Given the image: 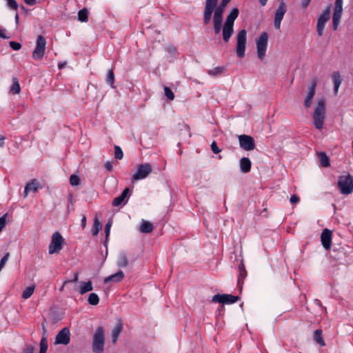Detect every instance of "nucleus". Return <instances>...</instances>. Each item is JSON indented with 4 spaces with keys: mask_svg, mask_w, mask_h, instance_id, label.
Returning a JSON list of instances; mask_svg holds the SVG:
<instances>
[{
    "mask_svg": "<svg viewBox=\"0 0 353 353\" xmlns=\"http://www.w3.org/2000/svg\"><path fill=\"white\" fill-rule=\"evenodd\" d=\"M212 21L214 32L216 34H219L223 26V17L213 14Z\"/></svg>",
    "mask_w": 353,
    "mask_h": 353,
    "instance_id": "nucleus-19",
    "label": "nucleus"
},
{
    "mask_svg": "<svg viewBox=\"0 0 353 353\" xmlns=\"http://www.w3.org/2000/svg\"><path fill=\"white\" fill-rule=\"evenodd\" d=\"M80 181L81 180H80L79 176L76 174H72L70 176V184L72 186H77V185H79Z\"/></svg>",
    "mask_w": 353,
    "mask_h": 353,
    "instance_id": "nucleus-40",
    "label": "nucleus"
},
{
    "mask_svg": "<svg viewBox=\"0 0 353 353\" xmlns=\"http://www.w3.org/2000/svg\"><path fill=\"white\" fill-rule=\"evenodd\" d=\"M5 137L0 134V148L4 145Z\"/></svg>",
    "mask_w": 353,
    "mask_h": 353,
    "instance_id": "nucleus-60",
    "label": "nucleus"
},
{
    "mask_svg": "<svg viewBox=\"0 0 353 353\" xmlns=\"http://www.w3.org/2000/svg\"><path fill=\"white\" fill-rule=\"evenodd\" d=\"M338 187L341 194L347 195L353 192V176L350 174L340 176Z\"/></svg>",
    "mask_w": 353,
    "mask_h": 353,
    "instance_id": "nucleus-5",
    "label": "nucleus"
},
{
    "mask_svg": "<svg viewBox=\"0 0 353 353\" xmlns=\"http://www.w3.org/2000/svg\"><path fill=\"white\" fill-rule=\"evenodd\" d=\"M152 171V165L150 163H143L137 165V172L132 175L134 181L146 178Z\"/></svg>",
    "mask_w": 353,
    "mask_h": 353,
    "instance_id": "nucleus-10",
    "label": "nucleus"
},
{
    "mask_svg": "<svg viewBox=\"0 0 353 353\" xmlns=\"http://www.w3.org/2000/svg\"><path fill=\"white\" fill-rule=\"evenodd\" d=\"M14 20H15L16 24L18 25L19 23V14L18 13H16V14L14 16Z\"/></svg>",
    "mask_w": 353,
    "mask_h": 353,
    "instance_id": "nucleus-63",
    "label": "nucleus"
},
{
    "mask_svg": "<svg viewBox=\"0 0 353 353\" xmlns=\"http://www.w3.org/2000/svg\"><path fill=\"white\" fill-rule=\"evenodd\" d=\"M123 153L121 148L118 145H115L114 146V158L117 159L121 160L123 158Z\"/></svg>",
    "mask_w": 353,
    "mask_h": 353,
    "instance_id": "nucleus-42",
    "label": "nucleus"
},
{
    "mask_svg": "<svg viewBox=\"0 0 353 353\" xmlns=\"http://www.w3.org/2000/svg\"><path fill=\"white\" fill-rule=\"evenodd\" d=\"M34 285H30V286H28L27 287L23 292L22 293V298L24 299H27L28 298H30L32 294H33L34 291Z\"/></svg>",
    "mask_w": 353,
    "mask_h": 353,
    "instance_id": "nucleus-31",
    "label": "nucleus"
},
{
    "mask_svg": "<svg viewBox=\"0 0 353 353\" xmlns=\"http://www.w3.org/2000/svg\"><path fill=\"white\" fill-rule=\"evenodd\" d=\"M123 278H124V274H123V271L119 270L117 273L105 278L104 283H107L110 281L120 282L123 279Z\"/></svg>",
    "mask_w": 353,
    "mask_h": 353,
    "instance_id": "nucleus-22",
    "label": "nucleus"
},
{
    "mask_svg": "<svg viewBox=\"0 0 353 353\" xmlns=\"http://www.w3.org/2000/svg\"><path fill=\"white\" fill-rule=\"evenodd\" d=\"M260 3L262 6H264L266 5L268 0H259Z\"/></svg>",
    "mask_w": 353,
    "mask_h": 353,
    "instance_id": "nucleus-64",
    "label": "nucleus"
},
{
    "mask_svg": "<svg viewBox=\"0 0 353 353\" xmlns=\"http://www.w3.org/2000/svg\"><path fill=\"white\" fill-rule=\"evenodd\" d=\"M6 29L0 28V37L1 39H10V35H6Z\"/></svg>",
    "mask_w": 353,
    "mask_h": 353,
    "instance_id": "nucleus-52",
    "label": "nucleus"
},
{
    "mask_svg": "<svg viewBox=\"0 0 353 353\" xmlns=\"http://www.w3.org/2000/svg\"><path fill=\"white\" fill-rule=\"evenodd\" d=\"M290 202L293 204L297 203L299 201V198L296 194H293L290 199Z\"/></svg>",
    "mask_w": 353,
    "mask_h": 353,
    "instance_id": "nucleus-53",
    "label": "nucleus"
},
{
    "mask_svg": "<svg viewBox=\"0 0 353 353\" xmlns=\"http://www.w3.org/2000/svg\"><path fill=\"white\" fill-rule=\"evenodd\" d=\"M341 14H333V17H332V26H333V30H336L337 28H338V26H339V24L340 23V19H341Z\"/></svg>",
    "mask_w": 353,
    "mask_h": 353,
    "instance_id": "nucleus-37",
    "label": "nucleus"
},
{
    "mask_svg": "<svg viewBox=\"0 0 353 353\" xmlns=\"http://www.w3.org/2000/svg\"><path fill=\"white\" fill-rule=\"evenodd\" d=\"M313 339L321 347L325 345V343L323 338V333L321 330L318 329L314 332Z\"/></svg>",
    "mask_w": 353,
    "mask_h": 353,
    "instance_id": "nucleus-28",
    "label": "nucleus"
},
{
    "mask_svg": "<svg viewBox=\"0 0 353 353\" xmlns=\"http://www.w3.org/2000/svg\"><path fill=\"white\" fill-rule=\"evenodd\" d=\"M332 232L328 229H324L321 235V241L323 247L328 250L331 248Z\"/></svg>",
    "mask_w": 353,
    "mask_h": 353,
    "instance_id": "nucleus-16",
    "label": "nucleus"
},
{
    "mask_svg": "<svg viewBox=\"0 0 353 353\" xmlns=\"http://www.w3.org/2000/svg\"><path fill=\"white\" fill-rule=\"evenodd\" d=\"M281 21L282 20H281V19H274V28L276 29H277V30L280 29Z\"/></svg>",
    "mask_w": 353,
    "mask_h": 353,
    "instance_id": "nucleus-56",
    "label": "nucleus"
},
{
    "mask_svg": "<svg viewBox=\"0 0 353 353\" xmlns=\"http://www.w3.org/2000/svg\"><path fill=\"white\" fill-rule=\"evenodd\" d=\"M317 156L320 162V164L323 168H327L330 166V161L328 156L324 152H319L317 153Z\"/></svg>",
    "mask_w": 353,
    "mask_h": 353,
    "instance_id": "nucleus-23",
    "label": "nucleus"
},
{
    "mask_svg": "<svg viewBox=\"0 0 353 353\" xmlns=\"http://www.w3.org/2000/svg\"><path fill=\"white\" fill-rule=\"evenodd\" d=\"M78 19L81 22H87L88 20V11L86 8L80 10L78 12Z\"/></svg>",
    "mask_w": 353,
    "mask_h": 353,
    "instance_id": "nucleus-30",
    "label": "nucleus"
},
{
    "mask_svg": "<svg viewBox=\"0 0 353 353\" xmlns=\"http://www.w3.org/2000/svg\"><path fill=\"white\" fill-rule=\"evenodd\" d=\"M64 239L59 232H55L52 235V240L48 247L50 254L59 253L63 248Z\"/></svg>",
    "mask_w": 353,
    "mask_h": 353,
    "instance_id": "nucleus-6",
    "label": "nucleus"
},
{
    "mask_svg": "<svg viewBox=\"0 0 353 353\" xmlns=\"http://www.w3.org/2000/svg\"><path fill=\"white\" fill-rule=\"evenodd\" d=\"M238 138L239 145L243 150L250 151L255 148V141L252 137L247 134H241L239 135Z\"/></svg>",
    "mask_w": 353,
    "mask_h": 353,
    "instance_id": "nucleus-13",
    "label": "nucleus"
},
{
    "mask_svg": "<svg viewBox=\"0 0 353 353\" xmlns=\"http://www.w3.org/2000/svg\"><path fill=\"white\" fill-rule=\"evenodd\" d=\"M286 12V6L283 1H281L279 8H277L274 19L282 20L285 13Z\"/></svg>",
    "mask_w": 353,
    "mask_h": 353,
    "instance_id": "nucleus-26",
    "label": "nucleus"
},
{
    "mask_svg": "<svg viewBox=\"0 0 353 353\" xmlns=\"http://www.w3.org/2000/svg\"><path fill=\"white\" fill-rule=\"evenodd\" d=\"M39 183L37 179H33L30 183H28L24 189V196L26 197L30 191L36 192L39 187Z\"/></svg>",
    "mask_w": 353,
    "mask_h": 353,
    "instance_id": "nucleus-21",
    "label": "nucleus"
},
{
    "mask_svg": "<svg viewBox=\"0 0 353 353\" xmlns=\"http://www.w3.org/2000/svg\"><path fill=\"white\" fill-rule=\"evenodd\" d=\"M239 296L227 294H217L212 296V301L222 304H232L239 300Z\"/></svg>",
    "mask_w": 353,
    "mask_h": 353,
    "instance_id": "nucleus-12",
    "label": "nucleus"
},
{
    "mask_svg": "<svg viewBox=\"0 0 353 353\" xmlns=\"http://www.w3.org/2000/svg\"><path fill=\"white\" fill-rule=\"evenodd\" d=\"M78 279H79V274H78V272H75L74 274L73 279H71V280H69V281H64L63 285H66L68 283H74V282H77L78 281Z\"/></svg>",
    "mask_w": 353,
    "mask_h": 353,
    "instance_id": "nucleus-50",
    "label": "nucleus"
},
{
    "mask_svg": "<svg viewBox=\"0 0 353 353\" xmlns=\"http://www.w3.org/2000/svg\"><path fill=\"white\" fill-rule=\"evenodd\" d=\"M8 6L14 10H17L19 6L15 0H7Z\"/></svg>",
    "mask_w": 353,
    "mask_h": 353,
    "instance_id": "nucleus-45",
    "label": "nucleus"
},
{
    "mask_svg": "<svg viewBox=\"0 0 353 353\" xmlns=\"http://www.w3.org/2000/svg\"><path fill=\"white\" fill-rule=\"evenodd\" d=\"M70 333L68 327H63L57 334L55 339L56 344L68 345L70 343Z\"/></svg>",
    "mask_w": 353,
    "mask_h": 353,
    "instance_id": "nucleus-14",
    "label": "nucleus"
},
{
    "mask_svg": "<svg viewBox=\"0 0 353 353\" xmlns=\"http://www.w3.org/2000/svg\"><path fill=\"white\" fill-rule=\"evenodd\" d=\"M225 70L224 67H216L212 70H209L208 73L212 76L220 75Z\"/></svg>",
    "mask_w": 353,
    "mask_h": 353,
    "instance_id": "nucleus-36",
    "label": "nucleus"
},
{
    "mask_svg": "<svg viewBox=\"0 0 353 353\" xmlns=\"http://www.w3.org/2000/svg\"><path fill=\"white\" fill-rule=\"evenodd\" d=\"M325 117V100L323 98L317 100L314 112L312 115L313 122L317 130H322Z\"/></svg>",
    "mask_w": 353,
    "mask_h": 353,
    "instance_id": "nucleus-3",
    "label": "nucleus"
},
{
    "mask_svg": "<svg viewBox=\"0 0 353 353\" xmlns=\"http://www.w3.org/2000/svg\"><path fill=\"white\" fill-rule=\"evenodd\" d=\"M332 252H333L332 256L336 260L341 259V256H343L344 255V253L342 251H339L335 248L333 249Z\"/></svg>",
    "mask_w": 353,
    "mask_h": 353,
    "instance_id": "nucleus-46",
    "label": "nucleus"
},
{
    "mask_svg": "<svg viewBox=\"0 0 353 353\" xmlns=\"http://www.w3.org/2000/svg\"><path fill=\"white\" fill-rule=\"evenodd\" d=\"M111 225H112V223L110 221H108L105 224V242L108 239V236L110 235Z\"/></svg>",
    "mask_w": 353,
    "mask_h": 353,
    "instance_id": "nucleus-47",
    "label": "nucleus"
},
{
    "mask_svg": "<svg viewBox=\"0 0 353 353\" xmlns=\"http://www.w3.org/2000/svg\"><path fill=\"white\" fill-rule=\"evenodd\" d=\"M24 1L26 2V4H28L29 6H34L37 3L36 0H24Z\"/></svg>",
    "mask_w": 353,
    "mask_h": 353,
    "instance_id": "nucleus-58",
    "label": "nucleus"
},
{
    "mask_svg": "<svg viewBox=\"0 0 353 353\" xmlns=\"http://www.w3.org/2000/svg\"><path fill=\"white\" fill-rule=\"evenodd\" d=\"M129 192H130V189L129 188H126L124 189V190L122 192L121 194L117 197H116L113 201H112V205L114 206H119L121 204H122L123 202L124 203H126V199L128 197V195L129 194Z\"/></svg>",
    "mask_w": 353,
    "mask_h": 353,
    "instance_id": "nucleus-18",
    "label": "nucleus"
},
{
    "mask_svg": "<svg viewBox=\"0 0 353 353\" xmlns=\"http://www.w3.org/2000/svg\"><path fill=\"white\" fill-rule=\"evenodd\" d=\"M123 330V323L121 320H118L114 327L112 330V342L114 344L117 343L120 334Z\"/></svg>",
    "mask_w": 353,
    "mask_h": 353,
    "instance_id": "nucleus-17",
    "label": "nucleus"
},
{
    "mask_svg": "<svg viewBox=\"0 0 353 353\" xmlns=\"http://www.w3.org/2000/svg\"><path fill=\"white\" fill-rule=\"evenodd\" d=\"M342 5H343V0H336L335 1V6H342Z\"/></svg>",
    "mask_w": 353,
    "mask_h": 353,
    "instance_id": "nucleus-61",
    "label": "nucleus"
},
{
    "mask_svg": "<svg viewBox=\"0 0 353 353\" xmlns=\"http://www.w3.org/2000/svg\"><path fill=\"white\" fill-rule=\"evenodd\" d=\"M164 94L170 101L174 99V94L169 87H164Z\"/></svg>",
    "mask_w": 353,
    "mask_h": 353,
    "instance_id": "nucleus-41",
    "label": "nucleus"
},
{
    "mask_svg": "<svg viewBox=\"0 0 353 353\" xmlns=\"http://www.w3.org/2000/svg\"><path fill=\"white\" fill-rule=\"evenodd\" d=\"M268 41V34L266 32H262L256 40L257 56L261 60H263L265 56Z\"/></svg>",
    "mask_w": 353,
    "mask_h": 353,
    "instance_id": "nucleus-8",
    "label": "nucleus"
},
{
    "mask_svg": "<svg viewBox=\"0 0 353 353\" xmlns=\"http://www.w3.org/2000/svg\"><path fill=\"white\" fill-rule=\"evenodd\" d=\"M104 168L107 171L110 172H112V170H113L112 163L110 161H106L104 163Z\"/></svg>",
    "mask_w": 353,
    "mask_h": 353,
    "instance_id": "nucleus-51",
    "label": "nucleus"
},
{
    "mask_svg": "<svg viewBox=\"0 0 353 353\" xmlns=\"http://www.w3.org/2000/svg\"><path fill=\"white\" fill-rule=\"evenodd\" d=\"M65 65H66V62L65 61L63 62V63H59L58 64V67H59V69H63L65 66Z\"/></svg>",
    "mask_w": 353,
    "mask_h": 353,
    "instance_id": "nucleus-62",
    "label": "nucleus"
},
{
    "mask_svg": "<svg viewBox=\"0 0 353 353\" xmlns=\"http://www.w3.org/2000/svg\"><path fill=\"white\" fill-rule=\"evenodd\" d=\"M106 82L110 85L112 88H114V74L113 70L111 69L108 72V77L106 79Z\"/></svg>",
    "mask_w": 353,
    "mask_h": 353,
    "instance_id": "nucleus-35",
    "label": "nucleus"
},
{
    "mask_svg": "<svg viewBox=\"0 0 353 353\" xmlns=\"http://www.w3.org/2000/svg\"><path fill=\"white\" fill-rule=\"evenodd\" d=\"M247 41V31L241 30L236 37V52L238 57L243 58L245 57V47Z\"/></svg>",
    "mask_w": 353,
    "mask_h": 353,
    "instance_id": "nucleus-7",
    "label": "nucleus"
},
{
    "mask_svg": "<svg viewBox=\"0 0 353 353\" xmlns=\"http://www.w3.org/2000/svg\"><path fill=\"white\" fill-rule=\"evenodd\" d=\"M228 1L221 0V3L217 6L218 0H206L203 12V23H210L212 13L214 15L223 17L224 10L228 4Z\"/></svg>",
    "mask_w": 353,
    "mask_h": 353,
    "instance_id": "nucleus-1",
    "label": "nucleus"
},
{
    "mask_svg": "<svg viewBox=\"0 0 353 353\" xmlns=\"http://www.w3.org/2000/svg\"><path fill=\"white\" fill-rule=\"evenodd\" d=\"M239 272V276L242 279H244L247 275V272L245 268V265L243 264V260H241L240 263L238 266Z\"/></svg>",
    "mask_w": 353,
    "mask_h": 353,
    "instance_id": "nucleus-38",
    "label": "nucleus"
},
{
    "mask_svg": "<svg viewBox=\"0 0 353 353\" xmlns=\"http://www.w3.org/2000/svg\"><path fill=\"white\" fill-rule=\"evenodd\" d=\"M81 288L79 290V293L81 294H83L88 292L92 291L93 290L92 283L91 281H88L87 282L81 281Z\"/></svg>",
    "mask_w": 353,
    "mask_h": 353,
    "instance_id": "nucleus-27",
    "label": "nucleus"
},
{
    "mask_svg": "<svg viewBox=\"0 0 353 353\" xmlns=\"http://www.w3.org/2000/svg\"><path fill=\"white\" fill-rule=\"evenodd\" d=\"M332 77L334 83V94H336L342 81L341 76L339 72H334Z\"/></svg>",
    "mask_w": 353,
    "mask_h": 353,
    "instance_id": "nucleus-24",
    "label": "nucleus"
},
{
    "mask_svg": "<svg viewBox=\"0 0 353 353\" xmlns=\"http://www.w3.org/2000/svg\"><path fill=\"white\" fill-rule=\"evenodd\" d=\"M10 92L12 94H17L21 92V87L19 83V80L17 77L12 78V84L10 86Z\"/></svg>",
    "mask_w": 353,
    "mask_h": 353,
    "instance_id": "nucleus-29",
    "label": "nucleus"
},
{
    "mask_svg": "<svg viewBox=\"0 0 353 353\" xmlns=\"http://www.w3.org/2000/svg\"><path fill=\"white\" fill-rule=\"evenodd\" d=\"M240 170L243 173H248L251 170L252 163L249 158L243 157L239 161Z\"/></svg>",
    "mask_w": 353,
    "mask_h": 353,
    "instance_id": "nucleus-20",
    "label": "nucleus"
},
{
    "mask_svg": "<svg viewBox=\"0 0 353 353\" xmlns=\"http://www.w3.org/2000/svg\"><path fill=\"white\" fill-rule=\"evenodd\" d=\"M316 85H317V81H316V79H314L312 81L311 85L308 88L307 94L304 100V106L306 108H308L312 105V100H313L314 96L315 94V90H316Z\"/></svg>",
    "mask_w": 353,
    "mask_h": 353,
    "instance_id": "nucleus-15",
    "label": "nucleus"
},
{
    "mask_svg": "<svg viewBox=\"0 0 353 353\" xmlns=\"http://www.w3.org/2000/svg\"><path fill=\"white\" fill-rule=\"evenodd\" d=\"M211 150L214 154H219L221 151V150L218 147L215 141H212L211 144Z\"/></svg>",
    "mask_w": 353,
    "mask_h": 353,
    "instance_id": "nucleus-48",
    "label": "nucleus"
},
{
    "mask_svg": "<svg viewBox=\"0 0 353 353\" xmlns=\"http://www.w3.org/2000/svg\"><path fill=\"white\" fill-rule=\"evenodd\" d=\"M105 345V330L101 326L97 327L92 339V350L94 353H103Z\"/></svg>",
    "mask_w": 353,
    "mask_h": 353,
    "instance_id": "nucleus-4",
    "label": "nucleus"
},
{
    "mask_svg": "<svg viewBox=\"0 0 353 353\" xmlns=\"http://www.w3.org/2000/svg\"><path fill=\"white\" fill-rule=\"evenodd\" d=\"M9 256H10V254L8 252H7L6 254H5V255L1 259V261H0V269L1 270L4 267L6 261L8 259Z\"/></svg>",
    "mask_w": 353,
    "mask_h": 353,
    "instance_id": "nucleus-49",
    "label": "nucleus"
},
{
    "mask_svg": "<svg viewBox=\"0 0 353 353\" xmlns=\"http://www.w3.org/2000/svg\"><path fill=\"white\" fill-rule=\"evenodd\" d=\"M46 41L42 35H39L36 41V48L32 52V57L34 60L41 59L45 54Z\"/></svg>",
    "mask_w": 353,
    "mask_h": 353,
    "instance_id": "nucleus-9",
    "label": "nucleus"
},
{
    "mask_svg": "<svg viewBox=\"0 0 353 353\" xmlns=\"http://www.w3.org/2000/svg\"><path fill=\"white\" fill-rule=\"evenodd\" d=\"M85 225H86V217L85 215H83L82 217V219H81V226L83 228H85Z\"/></svg>",
    "mask_w": 353,
    "mask_h": 353,
    "instance_id": "nucleus-59",
    "label": "nucleus"
},
{
    "mask_svg": "<svg viewBox=\"0 0 353 353\" xmlns=\"http://www.w3.org/2000/svg\"><path fill=\"white\" fill-rule=\"evenodd\" d=\"M311 0H301V7L305 9L308 7Z\"/></svg>",
    "mask_w": 353,
    "mask_h": 353,
    "instance_id": "nucleus-55",
    "label": "nucleus"
},
{
    "mask_svg": "<svg viewBox=\"0 0 353 353\" xmlns=\"http://www.w3.org/2000/svg\"><path fill=\"white\" fill-rule=\"evenodd\" d=\"M9 46L14 50H19L21 48V44L16 41H10Z\"/></svg>",
    "mask_w": 353,
    "mask_h": 353,
    "instance_id": "nucleus-44",
    "label": "nucleus"
},
{
    "mask_svg": "<svg viewBox=\"0 0 353 353\" xmlns=\"http://www.w3.org/2000/svg\"><path fill=\"white\" fill-rule=\"evenodd\" d=\"M40 351L41 353H46L48 350V341L46 337H42L40 341Z\"/></svg>",
    "mask_w": 353,
    "mask_h": 353,
    "instance_id": "nucleus-39",
    "label": "nucleus"
},
{
    "mask_svg": "<svg viewBox=\"0 0 353 353\" xmlns=\"http://www.w3.org/2000/svg\"><path fill=\"white\" fill-rule=\"evenodd\" d=\"M88 301L92 305H97L99 303V298L97 294L91 293L88 296Z\"/></svg>",
    "mask_w": 353,
    "mask_h": 353,
    "instance_id": "nucleus-33",
    "label": "nucleus"
},
{
    "mask_svg": "<svg viewBox=\"0 0 353 353\" xmlns=\"http://www.w3.org/2000/svg\"><path fill=\"white\" fill-rule=\"evenodd\" d=\"M101 228H102V225H101V223L99 221V220L97 218H95L94 220V223H93L92 229V234L94 236L97 235L101 229Z\"/></svg>",
    "mask_w": 353,
    "mask_h": 353,
    "instance_id": "nucleus-32",
    "label": "nucleus"
},
{
    "mask_svg": "<svg viewBox=\"0 0 353 353\" xmlns=\"http://www.w3.org/2000/svg\"><path fill=\"white\" fill-rule=\"evenodd\" d=\"M8 216V214L6 213L1 217H0V232L5 228L6 225V218Z\"/></svg>",
    "mask_w": 353,
    "mask_h": 353,
    "instance_id": "nucleus-43",
    "label": "nucleus"
},
{
    "mask_svg": "<svg viewBox=\"0 0 353 353\" xmlns=\"http://www.w3.org/2000/svg\"><path fill=\"white\" fill-rule=\"evenodd\" d=\"M34 347L32 345H29L28 347L23 350L22 353H33Z\"/></svg>",
    "mask_w": 353,
    "mask_h": 353,
    "instance_id": "nucleus-54",
    "label": "nucleus"
},
{
    "mask_svg": "<svg viewBox=\"0 0 353 353\" xmlns=\"http://www.w3.org/2000/svg\"><path fill=\"white\" fill-rule=\"evenodd\" d=\"M342 11H343L342 6H335L334 11V14H342Z\"/></svg>",
    "mask_w": 353,
    "mask_h": 353,
    "instance_id": "nucleus-57",
    "label": "nucleus"
},
{
    "mask_svg": "<svg viewBox=\"0 0 353 353\" xmlns=\"http://www.w3.org/2000/svg\"><path fill=\"white\" fill-rule=\"evenodd\" d=\"M239 9L234 8L230 13L227 16L226 20L223 26L222 34L223 39L225 43H228L234 33V23L239 16Z\"/></svg>",
    "mask_w": 353,
    "mask_h": 353,
    "instance_id": "nucleus-2",
    "label": "nucleus"
},
{
    "mask_svg": "<svg viewBox=\"0 0 353 353\" xmlns=\"http://www.w3.org/2000/svg\"><path fill=\"white\" fill-rule=\"evenodd\" d=\"M154 227L152 223L143 220L139 227V231L142 233H151Z\"/></svg>",
    "mask_w": 353,
    "mask_h": 353,
    "instance_id": "nucleus-25",
    "label": "nucleus"
},
{
    "mask_svg": "<svg viewBox=\"0 0 353 353\" xmlns=\"http://www.w3.org/2000/svg\"><path fill=\"white\" fill-rule=\"evenodd\" d=\"M128 264V259L125 253L120 254L119 261H118V266L120 268H125Z\"/></svg>",
    "mask_w": 353,
    "mask_h": 353,
    "instance_id": "nucleus-34",
    "label": "nucleus"
},
{
    "mask_svg": "<svg viewBox=\"0 0 353 353\" xmlns=\"http://www.w3.org/2000/svg\"><path fill=\"white\" fill-rule=\"evenodd\" d=\"M331 6H327L319 17L316 25V31L319 37L323 35L325 23L330 18Z\"/></svg>",
    "mask_w": 353,
    "mask_h": 353,
    "instance_id": "nucleus-11",
    "label": "nucleus"
}]
</instances>
